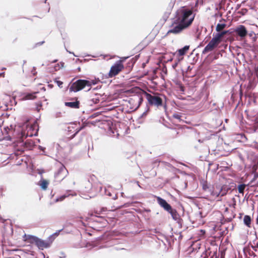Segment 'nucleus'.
<instances>
[{"instance_id": "obj_1", "label": "nucleus", "mask_w": 258, "mask_h": 258, "mask_svg": "<svg viewBox=\"0 0 258 258\" xmlns=\"http://www.w3.org/2000/svg\"><path fill=\"white\" fill-rule=\"evenodd\" d=\"M195 17V15L191 9L181 7L176 11L174 20L176 23H180L188 28L192 23Z\"/></svg>"}, {"instance_id": "obj_2", "label": "nucleus", "mask_w": 258, "mask_h": 258, "mask_svg": "<svg viewBox=\"0 0 258 258\" xmlns=\"http://www.w3.org/2000/svg\"><path fill=\"white\" fill-rule=\"evenodd\" d=\"M145 95L149 104L152 106H156L157 107L161 106L163 105L162 99L159 96V94L154 93L151 94L147 92H145Z\"/></svg>"}, {"instance_id": "obj_3", "label": "nucleus", "mask_w": 258, "mask_h": 258, "mask_svg": "<svg viewBox=\"0 0 258 258\" xmlns=\"http://www.w3.org/2000/svg\"><path fill=\"white\" fill-rule=\"evenodd\" d=\"M25 236L30 240V243H35L39 249H43L49 247L50 246V242L43 240L37 236L31 235H26V234H25Z\"/></svg>"}, {"instance_id": "obj_4", "label": "nucleus", "mask_w": 258, "mask_h": 258, "mask_svg": "<svg viewBox=\"0 0 258 258\" xmlns=\"http://www.w3.org/2000/svg\"><path fill=\"white\" fill-rule=\"evenodd\" d=\"M88 83H89L88 80L83 79L78 80L72 84L69 90L71 92H78L83 89L87 87L86 85H87Z\"/></svg>"}, {"instance_id": "obj_5", "label": "nucleus", "mask_w": 258, "mask_h": 258, "mask_svg": "<svg viewBox=\"0 0 258 258\" xmlns=\"http://www.w3.org/2000/svg\"><path fill=\"white\" fill-rule=\"evenodd\" d=\"M221 42L214 36H213L212 39L203 50L202 54H205L208 52L213 50Z\"/></svg>"}, {"instance_id": "obj_6", "label": "nucleus", "mask_w": 258, "mask_h": 258, "mask_svg": "<svg viewBox=\"0 0 258 258\" xmlns=\"http://www.w3.org/2000/svg\"><path fill=\"white\" fill-rule=\"evenodd\" d=\"M186 28H187L186 27L180 23H176L174 20L172 26H171L170 29L168 31L167 34L173 33L177 34Z\"/></svg>"}, {"instance_id": "obj_7", "label": "nucleus", "mask_w": 258, "mask_h": 258, "mask_svg": "<svg viewBox=\"0 0 258 258\" xmlns=\"http://www.w3.org/2000/svg\"><path fill=\"white\" fill-rule=\"evenodd\" d=\"M68 173V171L66 167L62 165L60 167L57 172L55 173L54 177L56 180L60 181L66 177Z\"/></svg>"}, {"instance_id": "obj_8", "label": "nucleus", "mask_w": 258, "mask_h": 258, "mask_svg": "<svg viewBox=\"0 0 258 258\" xmlns=\"http://www.w3.org/2000/svg\"><path fill=\"white\" fill-rule=\"evenodd\" d=\"M123 68V66L120 61L115 63L111 67L109 75L110 77L116 76Z\"/></svg>"}, {"instance_id": "obj_9", "label": "nucleus", "mask_w": 258, "mask_h": 258, "mask_svg": "<svg viewBox=\"0 0 258 258\" xmlns=\"http://www.w3.org/2000/svg\"><path fill=\"white\" fill-rule=\"evenodd\" d=\"M157 201L158 204L162 208L164 209V210L168 212L169 210H171V208L172 207L171 205L168 204L167 201L162 199V198L160 197H157Z\"/></svg>"}, {"instance_id": "obj_10", "label": "nucleus", "mask_w": 258, "mask_h": 258, "mask_svg": "<svg viewBox=\"0 0 258 258\" xmlns=\"http://www.w3.org/2000/svg\"><path fill=\"white\" fill-rule=\"evenodd\" d=\"M168 212L170 214L173 219L176 221L177 223L180 226H181L183 220L181 218H180V216L177 213V211L175 209L171 208V210H169L168 211Z\"/></svg>"}, {"instance_id": "obj_11", "label": "nucleus", "mask_w": 258, "mask_h": 258, "mask_svg": "<svg viewBox=\"0 0 258 258\" xmlns=\"http://www.w3.org/2000/svg\"><path fill=\"white\" fill-rule=\"evenodd\" d=\"M235 32L236 34L242 39L244 38L247 34V31L245 27L241 25H239L235 29Z\"/></svg>"}, {"instance_id": "obj_12", "label": "nucleus", "mask_w": 258, "mask_h": 258, "mask_svg": "<svg viewBox=\"0 0 258 258\" xmlns=\"http://www.w3.org/2000/svg\"><path fill=\"white\" fill-rule=\"evenodd\" d=\"M73 101L71 102H65V106L70 107L71 108H79L80 107V102L77 100L76 98H73L71 99Z\"/></svg>"}, {"instance_id": "obj_13", "label": "nucleus", "mask_w": 258, "mask_h": 258, "mask_svg": "<svg viewBox=\"0 0 258 258\" xmlns=\"http://www.w3.org/2000/svg\"><path fill=\"white\" fill-rule=\"evenodd\" d=\"M202 187L204 191L210 192L212 195L214 196L217 195V196H218L221 194V191H219L218 194H215L213 191V188L210 185H209L207 181H204L203 182Z\"/></svg>"}, {"instance_id": "obj_14", "label": "nucleus", "mask_w": 258, "mask_h": 258, "mask_svg": "<svg viewBox=\"0 0 258 258\" xmlns=\"http://www.w3.org/2000/svg\"><path fill=\"white\" fill-rule=\"evenodd\" d=\"M211 253V251L206 250L203 253L201 254V256L199 258H209V256L210 255ZM218 255L217 254V251H214L212 255L209 258H218Z\"/></svg>"}, {"instance_id": "obj_15", "label": "nucleus", "mask_w": 258, "mask_h": 258, "mask_svg": "<svg viewBox=\"0 0 258 258\" xmlns=\"http://www.w3.org/2000/svg\"><path fill=\"white\" fill-rule=\"evenodd\" d=\"M217 32H218L216 34L214 33L213 36H214L221 42L224 36L229 33V30H223Z\"/></svg>"}, {"instance_id": "obj_16", "label": "nucleus", "mask_w": 258, "mask_h": 258, "mask_svg": "<svg viewBox=\"0 0 258 258\" xmlns=\"http://www.w3.org/2000/svg\"><path fill=\"white\" fill-rule=\"evenodd\" d=\"M189 48V45H185L183 47L178 49L176 51V53H177V55L178 56V57H179L180 56L181 57H182V56L186 54L187 51L188 50Z\"/></svg>"}, {"instance_id": "obj_17", "label": "nucleus", "mask_w": 258, "mask_h": 258, "mask_svg": "<svg viewBox=\"0 0 258 258\" xmlns=\"http://www.w3.org/2000/svg\"><path fill=\"white\" fill-rule=\"evenodd\" d=\"M251 218L249 215H245L243 218L244 224L248 227H250Z\"/></svg>"}, {"instance_id": "obj_18", "label": "nucleus", "mask_w": 258, "mask_h": 258, "mask_svg": "<svg viewBox=\"0 0 258 258\" xmlns=\"http://www.w3.org/2000/svg\"><path fill=\"white\" fill-rule=\"evenodd\" d=\"M62 230V229H60L59 230H58L57 231H56L55 232H54V233H53L52 234H51V235H50L48 237V239L49 240V241H50V243H52V241L54 240V239L58 236V235L59 234V233L60 231H61Z\"/></svg>"}, {"instance_id": "obj_19", "label": "nucleus", "mask_w": 258, "mask_h": 258, "mask_svg": "<svg viewBox=\"0 0 258 258\" xmlns=\"http://www.w3.org/2000/svg\"><path fill=\"white\" fill-rule=\"evenodd\" d=\"M99 81V79H95L94 80H91L90 81L88 80V82L89 83H88L87 85H86L87 87H88L89 88L87 89V91H89V90H90L91 88V86L92 85H96L97 84V83Z\"/></svg>"}, {"instance_id": "obj_20", "label": "nucleus", "mask_w": 258, "mask_h": 258, "mask_svg": "<svg viewBox=\"0 0 258 258\" xmlns=\"http://www.w3.org/2000/svg\"><path fill=\"white\" fill-rule=\"evenodd\" d=\"M36 92L33 93H27L24 96L26 100H33L36 98Z\"/></svg>"}, {"instance_id": "obj_21", "label": "nucleus", "mask_w": 258, "mask_h": 258, "mask_svg": "<svg viewBox=\"0 0 258 258\" xmlns=\"http://www.w3.org/2000/svg\"><path fill=\"white\" fill-rule=\"evenodd\" d=\"M226 27V24L225 23H218L216 27V31H222Z\"/></svg>"}, {"instance_id": "obj_22", "label": "nucleus", "mask_w": 258, "mask_h": 258, "mask_svg": "<svg viewBox=\"0 0 258 258\" xmlns=\"http://www.w3.org/2000/svg\"><path fill=\"white\" fill-rule=\"evenodd\" d=\"M246 185L244 183L240 184L238 185L237 188L238 192L240 194H243Z\"/></svg>"}, {"instance_id": "obj_23", "label": "nucleus", "mask_w": 258, "mask_h": 258, "mask_svg": "<svg viewBox=\"0 0 258 258\" xmlns=\"http://www.w3.org/2000/svg\"><path fill=\"white\" fill-rule=\"evenodd\" d=\"M48 185V182L46 180H44L42 181L41 183L40 184V186L42 189L45 190L47 188Z\"/></svg>"}, {"instance_id": "obj_24", "label": "nucleus", "mask_w": 258, "mask_h": 258, "mask_svg": "<svg viewBox=\"0 0 258 258\" xmlns=\"http://www.w3.org/2000/svg\"><path fill=\"white\" fill-rule=\"evenodd\" d=\"M173 117L178 119L179 121L182 120L181 119V115L179 113H174L173 114Z\"/></svg>"}, {"instance_id": "obj_25", "label": "nucleus", "mask_w": 258, "mask_h": 258, "mask_svg": "<svg viewBox=\"0 0 258 258\" xmlns=\"http://www.w3.org/2000/svg\"><path fill=\"white\" fill-rule=\"evenodd\" d=\"M182 59H183V57H181V58L178 57L177 60V61H175V62L172 64V68H173V69H175V68L177 67V66L178 64V62H179L180 60H181Z\"/></svg>"}, {"instance_id": "obj_26", "label": "nucleus", "mask_w": 258, "mask_h": 258, "mask_svg": "<svg viewBox=\"0 0 258 258\" xmlns=\"http://www.w3.org/2000/svg\"><path fill=\"white\" fill-rule=\"evenodd\" d=\"M65 143L64 140H61L59 141V143L57 144V145L60 147L61 148H66V145H64Z\"/></svg>"}, {"instance_id": "obj_27", "label": "nucleus", "mask_w": 258, "mask_h": 258, "mask_svg": "<svg viewBox=\"0 0 258 258\" xmlns=\"http://www.w3.org/2000/svg\"><path fill=\"white\" fill-rule=\"evenodd\" d=\"M25 145L27 147H32L33 145V142L32 141H29L27 140L26 142L25 143Z\"/></svg>"}, {"instance_id": "obj_28", "label": "nucleus", "mask_w": 258, "mask_h": 258, "mask_svg": "<svg viewBox=\"0 0 258 258\" xmlns=\"http://www.w3.org/2000/svg\"><path fill=\"white\" fill-rule=\"evenodd\" d=\"M55 82L56 83L57 86L59 88H62V84H63L62 82H61L60 81H59V80H55Z\"/></svg>"}, {"instance_id": "obj_29", "label": "nucleus", "mask_w": 258, "mask_h": 258, "mask_svg": "<svg viewBox=\"0 0 258 258\" xmlns=\"http://www.w3.org/2000/svg\"><path fill=\"white\" fill-rule=\"evenodd\" d=\"M138 103H139V105L138 106V107L143 103L144 100H143V98L142 97L138 96Z\"/></svg>"}, {"instance_id": "obj_30", "label": "nucleus", "mask_w": 258, "mask_h": 258, "mask_svg": "<svg viewBox=\"0 0 258 258\" xmlns=\"http://www.w3.org/2000/svg\"><path fill=\"white\" fill-rule=\"evenodd\" d=\"M11 139H12L11 137L9 135L4 137V140H5L7 141H11Z\"/></svg>"}, {"instance_id": "obj_31", "label": "nucleus", "mask_w": 258, "mask_h": 258, "mask_svg": "<svg viewBox=\"0 0 258 258\" xmlns=\"http://www.w3.org/2000/svg\"><path fill=\"white\" fill-rule=\"evenodd\" d=\"M149 110V108H147V109L146 111L144 112L141 115V117H143L144 116H146L147 114V112Z\"/></svg>"}, {"instance_id": "obj_32", "label": "nucleus", "mask_w": 258, "mask_h": 258, "mask_svg": "<svg viewBox=\"0 0 258 258\" xmlns=\"http://www.w3.org/2000/svg\"><path fill=\"white\" fill-rule=\"evenodd\" d=\"M44 43V41H42L38 42V43H36L35 46H40V45H42Z\"/></svg>"}, {"instance_id": "obj_33", "label": "nucleus", "mask_w": 258, "mask_h": 258, "mask_svg": "<svg viewBox=\"0 0 258 258\" xmlns=\"http://www.w3.org/2000/svg\"><path fill=\"white\" fill-rule=\"evenodd\" d=\"M92 101L94 103H97L99 101V98H95V99L93 98V99H92Z\"/></svg>"}, {"instance_id": "obj_34", "label": "nucleus", "mask_w": 258, "mask_h": 258, "mask_svg": "<svg viewBox=\"0 0 258 258\" xmlns=\"http://www.w3.org/2000/svg\"><path fill=\"white\" fill-rule=\"evenodd\" d=\"M83 128H84V126H82V127H80V128L77 130V131L76 132V133L73 135V137H74L76 136V135L77 134H78V132H80L81 130H82Z\"/></svg>"}, {"instance_id": "obj_35", "label": "nucleus", "mask_w": 258, "mask_h": 258, "mask_svg": "<svg viewBox=\"0 0 258 258\" xmlns=\"http://www.w3.org/2000/svg\"><path fill=\"white\" fill-rule=\"evenodd\" d=\"M66 197V196H62L61 197H60V200L57 199H56V201H62Z\"/></svg>"}, {"instance_id": "obj_36", "label": "nucleus", "mask_w": 258, "mask_h": 258, "mask_svg": "<svg viewBox=\"0 0 258 258\" xmlns=\"http://www.w3.org/2000/svg\"><path fill=\"white\" fill-rule=\"evenodd\" d=\"M9 130H10V129L8 127L4 128V132H5V133H6V134H8V131H9Z\"/></svg>"}, {"instance_id": "obj_37", "label": "nucleus", "mask_w": 258, "mask_h": 258, "mask_svg": "<svg viewBox=\"0 0 258 258\" xmlns=\"http://www.w3.org/2000/svg\"><path fill=\"white\" fill-rule=\"evenodd\" d=\"M35 70H36V68L35 67H33L32 72H33L34 75H35L37 73L36 72H35Z\"/></svg>"}, {"instance_id": "obj_38", "label": "nucleus", "mask_w": 258, "mask_h": 258, "mask_svg": "<svg viewBox=\"0 0 258 258\" xmlns=\"http://www.w3.org/2000/svg\"><path fill=\"white\" fill-rule=\"evenodd\" d=\"M255 234L256 235V238L258 239V228L256 229V231H255Z\"/></svg>"}, {"instance_id": "obj_39", "label": "nucleus", "mask_w": 258, "mask_h": 258, "mask_svg": "<svg viewBox=\"0 0 258 258\" xmlns=\"http://www.w3.org/2000/svg\"><path fill=\"white\" fill-rule=\"evenodd\" d=\"M105 192H106V194L107 195H108V196L111 197V196H112L111 193V192H110L109 191H105Z\"/></svg>"}, {"instance_id": "obj_40", "label": "nucleus", "mask_w": 258, "mask_h": 258, "mask_svg": "<svg viewBox=\"0 0 258 258\" xmlns=\"http://www.w3.org/2000/svg\"><path fill=\"white\" fill-rule=\"evenodd\" d=\"M39 148L41 150H44V149H45L44 148H43V147H41V146H39Z\"/></svg>"}, {"instance_id": "obj_41", "label": "nucleus", "mask_w": 258, "mask_h": 258, "mask_svg": "<svg viewBox=\"0 0 258 258\" xmlns=\"http://www.w3.org/2000/svg\"><path fill=\"white\" fill-rule=\"evenodd\" d=\"M112 199H113V200H115V199H117V196H116V195H115V196H114V197H112Z\"/></svg>"}, {"instance_id": "obj_42", "label": "nucleus", "mask_w": 258, "mask_h": 258, "mask_svg": "<svg viewBox=\"0 0 258 258\" xmlns=\"http://www.w3.org/2000/svg\"><path fill=\"white\" fill-rule=\"evenodd\" d=\"M66 50H67L69 53H72V54H73V55H74V56H76V55H75V54H74L73 52H71V51H68L67 49H66Z\"/></svg>"}, {"instance_id": "obj_43", "label": "nucleus", "mask_w": 258, "mask_h": 258, "mask_svg": "<svg viewBox=\"0 0 258 258\" xmlns=\"http://www.w3.org/2000/svg\"><path fill=\"white\" fill-rule=\"evenodd\" d=\"M191 70V68H190V66H188V68H187V70L188 71H190Z\"/></svg>"}, {"instance_id": "obj_44", "label": "nucleus", "mask_w": 258, "mask_h": 258, "mask_svg": "<svg viewBox=\"0 0 258 258\" xmlns=\"http://www.w3.org/2000/svg\"><path fill=\"white\" fill-rule=\"evenodd\" d=\"M225 194H226V193H225H225H222L221 196H224Z\"/></svg>"}, {"instance_id": "obj_45", "label": "nucleus", "mask_w": 258, "mask_h": 258, "mask_svg": "<svg viewBox=\"0 0 258 258\" xmlns=\"http://www.w3.org/2000/svg\"><path fill=\"white\" fill-rule=\"evenodd\" d=\"M212 105H213V106H216V103H212Z\"/></svg>"}, {"instance_id": "obj_46", "label": "nucleus", "mask_w": 258, "mask_h": 258, "mask_svg": "<svg viewBox=\"0 0 258 258\" xmlns=\"http://www.w3.org/2000/svg\"><path fill=\"white\" fill-rule=\"evenodd\" d=\"M26 62V60H24L23 61V64H24Z\"/></svg>"}, {"instance_id": "obj_47", "label": "nucleus", "mask_w": 258, "mask_h": 258, "mask_svg": "<svg viewBox=\"0 0 258 258\" xmlns=\"http://www.w3.org/2000/svg\"><path fill=\"white\" fill-rule=\"evenodd\" d=\"M1 76L4 75V73H2L0 74Z\"/></svg>"}, {"instance_id": "obj_48", "label": "nucleus", "mask_w": 258, "mask_h": 258, "mask_svg": "<svg viewBox=\"0 0 258 258\" xmlns=\"http://www.w3.org/2000/svg\"><path fill=\"white\" fill-rule=\"evenodd\" d=\"M32 136H33V135H32V134H30V135H27V136H30V137H32Z\"/></svg>"}, {"instance_id": "obj_49", "label": "nucleus", "mask_w": 258, "mask_h": 258, "mask_svg": "<svg viewBox=\"0 0 258 258\" xmlns=\"http://www.w3.org/2000/svg\"><path fill=\"white\" fill-rule=\"evenodd\" d=\"M97 88H98V87L95 88H94V89H93V90H97Z\"/></svg>"}, {"instance_id": "obj_50", "label": "nucleus", "mask_w": 258, "mask_h": 258, "mask_svg": "<svg viewBox=\"0 0 258 258\" xmlns=\"http://www.w3.org/2000/svg\"><path fill=\"white\" fill-rule=\"evenodd\" d=\"M203 45V44L201 43L200 44V45H199V46H202Z\"/></svg>"}, {"instance_id": "obj_51", "label": "nucleus", "mask_w": 258, "mask_h": 258, "mask_svg": "<svg viewBox=\"0 0 258 258\" xmlns=\"http://www.w3.org/2000/svg\"><path fill=\"white\" fill-rule=\"evenodd\" d=\"M66 141H69V140L68 139H66Z\"/></svg>"}, {"instance_id": "obj_52", "label": "nucleus", "mask_w": 258, "mask_h": 258, "mask_svg": "<svg viewBox=\"0 0 258 258\" xmlns=\"http://www.w3.org/2000/svg\"><path fill=\"white\" fill-rule=\"evenodd\" d=\"M123 192H121V196H123Z\"/></svg>"}, {"instance_id": "obj_53", "label": "nucleus", "mask_w": 258, "mask_h": 258, "mask_svg": "<svg viewBox=\"0 0 258 258\" xmlns=\"http://www.w3.org/2000/svg\"><path fill=\"white\" fill-rule=\"evenodd\" d=\"M56 60H55L53 61L54 62H56Z\"/></svg>"}, {"instance_id": "obj_54", "label": "nucleus", "mask_w": 258, "mask_h": 258, "mask_svg": "<svg viewBox=\"0 0 258 258\" xmlns=\"http://www.w3.org/2000/svg\"><path fill=\"white\" fill-rule=\"evenodd\" d=\"M34 135H35V136H37V133H35V134H34Z\"/></svg>"}, {"instance_id": "obj_55", "label": "nucleus", "mask_w": 258, "mask_h": 258, "mask_svg": "<svg viewBox=\"0 0 258 258\" xmlns=\"http://www.w3.org/2000/svg\"><path fill=\"white\" fill-rule=\"evenodd\" d=\"M256 222L258 223V219L256 220Z\"/></svg>"}]
</instances>
